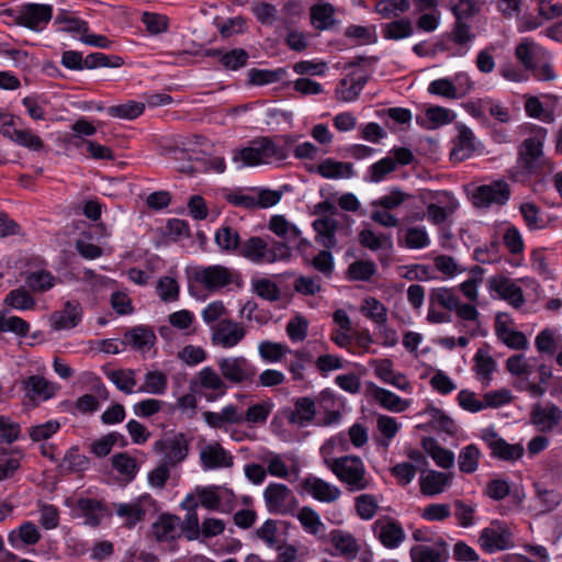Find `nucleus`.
Here are the masks:
<instances>
[{
	"mask_svg": "<svg viewBox=\"0 0 562 562\" xmlns=\"http://www.w3.org/2000/svg\"><path fill=\"white\" fill-rule=\"evenodd\" d=\"M312 25L318 31H325L335 25V8L327 2L313 4L310 9Z\"/></svg>",
	"mask_w": 562,
	"mask_h": 562,
	"instance_id": "79ce46f5",
	"label": "nucleus"
},
{
	"mask_svg": "<svg viewBox=\"0 0 562 562\" xmlns=\"http://www.w3.org/2000/svg\"><path fill=\"white\" fill-rule=\"evenodd\" d=\"M262 462L266 465L267 472L279 479H286L291 473H299L296 459L292 454L267 452L262 457Z\"/></svg>",
	"mask_w": 562,
	"mask_h": 562,
	"instance_id": "a878e982",
	"label": "nucleus"
},
{
	"mask_svg": "<svg viewBox=\"0 0 562 562\" xmlns=\"http://www.w3.org/2000/svg\"><path fill=\"white\" fill-rule=\"evenodd\" d=\"M535 4L537 16H521L517 22L520 33L530 32L540 27L543 22L562 18V2L553 3L551 0H530Z\"/></svg>",
	"mask_w": 562,
	"mask_h": 562,
	"instance_id": "4468645a",
	"label": "nucleus"
},
{
	"mask_svg": "<svg viewBox=\"0 0 562 562\" xmlns=\"http://www.w3.org/2000/svg\"><path fill=\"white\" fill-rule=\"evenodd\" d=\"M168 322L182 336H191L196 333V318L194 313L189 310H180L169 314Z\"/></svg>",
	"mask_w": 562,
	"mask_h": 562,
	"instance_id": "09e8293b",
	"label": "nucleus"
},
{
	"mask_svg": "<svg viewBox=\"0 0 562 562\" xmlns=\"http://www.w3.org/2000/svg\"><path fill=\"white\" fill-rule=\"evenodd\" d=\"M168 378L162 371H148L144 375V383L138 390L155 395H162L167 391Z\"/></svg>",
	"mask_w": 562,
	"mask_h": 562,
	"instance_id": "bf43d9fd",
	"label": "nucleus"
},
{
	"mask_svg": "<svg viewBox=\"0 0 562 562\" xmlns=\"http://www.w3.org/2000/svg\"><path fill=\"white\" fill-rule=\"evenodd\" d=\"M473 361V370L477 380L484 387H487L492 382V374L496 370V361L483 349L476 351Z\"/></svg>",
	"mask_w": 562,
	"mask_h": 562,
	"instance_id": "ea45409f",
	"label": "nucleus"
},
{
	"mask_svg": "<svg viewBox=\"0 0 562 562\" xmlns=\"http://www.w3.org/2000/svg\"><path fill=\"white\" fill-rule=\"evenodd\" d=\"M487 289L492 295L507 302L514 308L521 307L526 302L518 281L503 274L491 277L487 280Z\"/></svg>",
	"mask_w": 562,
	"mask_h": 562,
	"instance_id": "f8f14e48",
	"label": "nucleus"
},
{
	"mask_svg": "<svg viewBox=\"0 0 562 562\" xmlns=\"http://www.w3.org/2000/svg\"><path fill=\"white\" fill-rule=\"evenodd\" d=\"M291 352L292 350L282 342L262 340L258 344V355L266 363H278Z\"/></svg>",
	"mask_w": 562,
	"mask_h": 562,
	"instance_id": "603ef678",
	"label": "nucleus"
},
{
	"mask_svg": "<svg viewBox=\"0 0 562 562\" xmlns=\"http://www.w3.org/2000/svg\"><path fill=\"white\" fill-rule=\"evenodd\" d=\"M452 483V474L435 470L424 471L419 476L420 493L436 496L443 493Z\"/></svg>",
	"mask_w": 562,
	"mask_h": 562,
	"instance_id": "c85d7f7f",
	"label": "nucleus"
},
{
	"mask_svg": "<svg viewBox=\"0 0 562 562\" xmlns=\"http://www.w3.org/2000/svg\"><path fill=\"white\" fill-rule=\"evenodd\" d=\"M474 34L468 24L457 22L451 34V42L457 46L453 56H464L470 50Z\"/></svg>",
	"mask_w": 562,
	"mask_h": 562,
	"instance_id": "864d4df0",
	"label": "nucleus"
},
{
	"mask_svg": "<svg viewBox=\"0 0 562 562\" xmlns=\"http://www.w3.org/2000/svg\"><path fill=\"white\" fill-rule=\"evenodd\" d=\"M544 55L543 48L531 37H524L515 49L516 58L526 69H535L538 59Z\"/></svg>",
	"mask_w": 562,
	"mask_h": 562,
	"instance_id": "c9c22d12",
	"label": "nucleus"
},
{
	"mask_svg": "<svg viewBox=\"0 0 562 562\" xmlns=\"http://www.w3.org/2000/svg\"><path fill=\"white\" fill-rule=\"evenodd\" d=\"M53 16L49 4L29 3L21 8L18 23L33 31H42Z\"/></svg>",
	"mask_w": 562,
	"mask_h": 562,
	"instance_id": "aec40b11",
	"label": "nucleus"
},
{
	"mask_svg": "<svg viewBox=\"0 0 562 562\" xmlns=\"http://www.w3.org/2000/svg\"><path fill=\"white\" fill-rule=\"evenodd\" d=\"M216 245L224 251H235L238 248L240 249V236L238 232L228 225L221 226L214 236Z\"/></svg>",
	"mask_w": 562,
	"mask_h": 562,
	"instance_id": "13d9d810",
	"label": "nucleus"
},
{
	"mask_svg": "<svg viewBox=\"0 0 562 562\" xmlns=\"http://www.w3.org/2000/svg\"><path fill=\"white\" fill-rule=\"evenodd\" d=\"M479 543L486 553H495L513 548L514 535L509 525L495 519L482 529Z\"/></svg>",
	"mask_w": 562,
	"mask_h": 562,
	"instance_id": "9b49d317",
	"label": "nucleus"
},
{
	"mask_svg": "<svg viewBox=\"0 0 562 562\" xmlns=\"http://www.w3.org/2000/svg\"><path fill=\"white\" fill-rule=\"evenodd\" d=\"M155 501L149 494H144L128 503L113 505L116 516L125 527L133 528L145 518L147 510L154 506Z\"/></svg>",
	"mask_w": 562,
	"mask_h": 562,
	"instance_id": "f3484780",
	"label": "nucleus"
},
{
	"mask_svg": "<svg viewBox=\"0 0 562 562\" xmlns=\"http://www.w3.org/2000/svg\"><path fill=\"white\" fill-rule=\"evenodd\" d=\"M83 311L78 301H67L63 310L50 315V324L55 330L71 329L82 321Z\"/></svg>",
	"mask_w": 562,
	"mask_h": 562,
	"instance_id": "cd10ccee",
	"label": "nucleus"
},
{
	"mask_svg": "<svg viewBox=\"0 0 562 562\" xmlns=\"http://www.w3.org/2000/svg\"><path fill=\"white\" fill-rule=\"evenodd\" d=\"M510 195V190L505 181H494L480 186L473 194V203L479 207H488L492 204L503 205Z\"/></svg>",
	"mask_w": 562,
	"mask_h": 562,
	"instance_id": "412c9836",
	"label": "nucleus"
},
{
	"mask_svg": "<svg viewBox=\"0 0 562 562\" xmlns=\"http://www.w3.org/2000/svg\"><path fill=\"white\" fill-rule=\"evenodd\" d=\"M246 336V329L239 323L224 318L212 329L211 340L214 346L224 349L236 347Z\"/></svg>",
	"mask_w": 562,
	"mask_h": 562,
	"instance_id": "a211bd4d",
	"label": "nucleus"
},
{
	"mask_svg": "<svg viewBox=\"0 0 562 562\" xmlns=\"http://www.w3.org/2000/svg\"><path fill=\"white\" fill-rule=\"evenodd\" d=\"M414 27L409 19H400L382 25V36L385 40L400 41L413 34Z\"/></svg>",
	"mask_w": 562,
	"mask_h": 562,
	"instance_id": "4d7b16f0",
	"label": "nucleus"
},
{
	"mask_svg": "<svg viewBox=\"0 0 562 562\" xmlns=\"http://www.w3.org/2000/svg\"><path fill=\"white\" fill-rule=\"evenodd\" d=\"M329 542L336 554L346 560H355L361 552V544L358 539L347 530L333 529L329 532Z\"/></svg>",
	"mask_w": 562,
	"mask_h": 562,
	"instance_id": "bb28decb",
	"label": "nucleus"
},
{
	"mask_svg": "<svg viewBox=\"0 0 562 562\" xmlns=\"http://www.w3.org/2000/svg\"><path fill=\"white\" fill-rule=\"evenodd\" d=\"M458 136L451 150V158L462 161L469 158L475 149V136L473 132L463 124L457 125Z\"/></svg>",
	"mask_w": 562,
	"mask_h": 562,
	"instance_id": "72a5a7b5",
	"label": "nucleus"
},
{
	"mask_svg": "<svg viewBox=\"0 0 562 562\" xmlns=\"http://www.w3.org/2000/svg\"><path fill=\"white\" fill-rule=\"evenodd\" d=\"M108 379L122 392L132 394L136 385L135 371L131 369L111 370Z\"/></svg>",
	"mask_w": 562,
	"mask_h": 562,
	"instance_id": "e2e57ef3",
	"label": "nucleus"
},
{
	"mask_svg": "<svg viewBox=\"0 0 562 562\" xmlns=\"http://www.w3.org/2000/svg\"><path fill=\"white\" fill-rule=\"evenodd\" d=\"M358 240L361 246L372 251L391 249L393 246L391 235L371 228H363L358 235Z\"/></svg>",
	"mask_w": 562,
	"mask_h": 562,
	"instance_id": "de8ad7c7",
	"label": "nucleus"
},
{
	"mask_svg": "<svg viewBox=\"0 0 562 562\" xmlns=\"http://www.w3.org/2000/svg\"><path fill=\"white\" fill-rule=\"evenodd\" d=\"M180 507L187 512L182 521V530L186 538L190 541L200 540L199 531L201 524L196 513L199 503H195L192 496H184L180 503Z\"/></svg>",
	"mask_w": 562,
	"mask_h": 562,
	"instance_id": "2f4dec72",
	"label": "nucleus"
},
{
	"mask_svg": "<svg viewBox=\"0 0 562 562\" xmlns=\"http://www.w3.org/2000/svg\"><path fill=\"white\" fill-rule=\"evenodd\" d=\"M361 315L375 326L387 322V307L374 296H366L359 307Z\"/></svg>",
	"mask_w": 562,
	"mask_h": 562,
	"instance_id": "58836bf2",
	"label": "nucleus"
},
{
	"mask_svg": "<svg viewBox=\"0 0 562 562\" xmlns=\"http://www.w3.org/2000/svg\"><path fill=\"white\" fill-rule=\"evenodd\" d=\"M112 467L127 482H131L138 472L136 460L125 452L117 453L112 458Z\"/></svg>",
	"mask_w": 562,
	"mask_h": 562,
	"instance_id": "0e129e2a",
	"label": "nucleus"
},
{
	"mask_svg": "<svg viewBox=\"0 0 562 562\" xmlns=\"http://www.w3.org/2000/svg\"><path fill=\"white\" fill-rule=\"evenodd\" d=\"M316 172L325 179H350L355 176L351 162L338 161L333 158L322 160L315 168Z\"/></svg>",
	"mask_w": 562,
	"mask_h": 562,
	"instance_id": "473e14b6",
	"label": "nucleus"
},
{
	"mask_svg": "<svg viewBox=\"0 0 562 562\" xmlns=\"http://www.w3.org/2000/svg\"><path fill=\"white\" fill-rule=\"evenodd\" d=\"M193 279L211 292H218L231 285H240L239 273L222 265L198 267L194 269Z\"/></svg>",
	"mask_w": 562,
	"mask_h": 562,
	"instance_id": "0eeeda50",
	"label": "nucleus"
},
{
	"mask_svg": "<svg viewBox=\"0 0 562 562\" xmlns=\"http://www.w3.org/2000/svg\"><path fill=\"white\" fill-rule=\"evenodd\" d=\"M374 375L383 383L390 384L407 394L413 393V385L407 376L394 369V362L390 358H374L369 361Z\"/></svg>",
	"mask_w": 562,
	"mask_h": 562,
	"instance_id": "2eb2a0df",
	"label": "nucleus"
},
{
	"mask_svg": "<svg viewBox=\"0 0 562 562\" xmlns=\"http://www.w3.org/2000/svg\"><path fill=\"white\" fill-rule=\"evenodd\" d=\"M338 223L333 217H323L314 221L313 227L317 234L319 243L324 247L330 248L336 245L335 232Z\"/></svg>",
	"mask_w": 562,
	"mask_h": 562,
	"instance_id": "6e6d98bb",
	"label": "nucleus"
},
{
	"mask_svg": "<svg viewBox=\"0 0 562 562\" xmlns=\"http://www.w3.org/2000/svg\"><path fill=\"white\" fill-rule=\"evenodd\" d=\"M125 342L132 348L145 352L151 348L156 336L153 330L146 327H135L124 335Z\"/></svg>",
	"mask_w": 562,
	"mask_h": 562,
	"instance_id": "3c124183",
	"label": "nucleus"
},
{
	"mask_svg": "<svg viewBox=\"0 0 562 562\" xmlns=\"http://www.w3.org/2000/svg\"><path fill=\"white\" fill-rule=\"evenodd\" d=\"M316 414L315 403L308 397L295 401L294 408L289 413L288 419L292 425L303 427L311 423Z\"/></svg>",
	"mask_w": 562,
	"mask_h": 562,
	"instance_id": "a19ab883",
	"label": "nucleus"
},
{
	"mask_svg": "<svg viewBox=\"0 0 562 562\" xmlns=\"http://www.w3.org/2000/svg\"><path fill=\"white\" fill-rule=\"evenodd\" d=\"M481 437L491 449L492 454L501 460L516 461L524 454L521 445L506 442L493 428L483 429Z\"/></svg>",
	"mask_w": 562,
	"mask_h": 562,
	"instance_id": "6ab92c4d",
	"label": "nucleus"
},
{
	"mask_svg": "<svg viewBox=\"0 0 562 562\" xmlns=\"http://www.w3.org/2000/svg\"><path fill=\"white\" fill-rule=\"evenodd\" d=\"M265 506L270 514L289 515L299 505L294 493L282 483H270L262 493Z\"/></svg>",
	"mask_w": 562,
	"mask_h": 562,
	"instance_id": "9d476101",
	"label": "nucleus"
},
{
	"mask_svg": "<svg viewBox=\"0 0 562 562\" xmlns=\"http://www.w3.org/2000/svg\"><path fill=\"white\" fill-rule=\"evenodd\" d=\"M76 516L83 518L87 526L97 527L100 525L104 509L99 501L91 498H80L76 505Z\"/></svg>",
	"mask_w": 562,
	"mask_h": 562,
	"instance_id": "e433bc0d",
	"label": "nucleus"
},
{
	"mask_svg": "<svg viewBox=\"0 0 562 562\" xmlns=\"http://www.w3.org/2000/svg\"><path fill=\"white\" fill-rule=\"evenodd\" d=\"M301 485L306 494L321 503H334L341 496L337 485L315 475L306 476Z\"/></svg>",
	"mask_w": 562,
	"mask_h": 562,
	"instance_id": "4be33fe9",
	"label": "nucleus"
},
{
	"mask_svg": "<svg viewBox=\"0 0 562 562\" xmlns=\"http://www.w3.org/2000/svg\"><path fill=\"white\" fill-rule=\"evenodd\" d=\"M414 155L408 148H393L386 157H383L368 168L364 180L379 183L383 181L387 175L395 171L398 166L411 164Z\"/></svg>",
	"mask_w": 562,
	"mask_h": 562,
	"instance_id": "1a4fd4ad",
	"label": "nucleus"
},
{
	"mask_svg": "<svg viewBox=\"0 0 562 562\" xmlns=\"http://www.w3.org/2000/svg\"><path fill=\"white\" fill-rule=\"evenodd\" d=\"M296 519L300 521L305 532L312 536H319L325 532V524L322 521L319 514L310 506L301 507L296 515Z\"/></svg>",
	"mask_w": 562,
	"mask_h": 562,
	"instance_id": "a18cd8bd",
	"label": "nucleus"
},
{
	"mask_svg": "<svg viewBox=\"0 0 562 562\" xmlns=\"http://www.w3.org/2000/svg\"><path fill=\"white\" fill-rule=\"evenodd\" d=\"M373 536L386 549H397L406 539L402 524L391 516H382L372 524Z\"/></svg>",
	"mask_w": 562,
	"mask_h": 562,
	"instance_id": "ddd939ff",
	"label": "nucleus"
},
{
	"mask_svg": "<svg viewBox=\"0 0 562 562\" xmlns=\"http://www.w3.org/2000/svg\"><path fill=\"white\" fill-rule=\"evenodd\" d=\"M40 539L41 532L32 521H24L20 527L8 533V541L14 549H20L23 546H33Z\"/></svg>",
	"mask_w": 562,
	"mask_h": 562,
	"instance_id": "f704fd0d",
	"label": "nucleus"
},
{
	"mask_svg": "<svg viewBox=\"0 0 562 562\" xmlns=\"http://www.w3.org/2000/svg\"><path fill=\"white\" fill-rule=\"evenodd\" d=\"M547 135V128L531 125L530 135L519 146L518 161L528 173H540L543 168L553 170V162L546 158L543 151Z\"/></svg>",
	"mask_w": 562,
	"mask_h": 562,
	"instance_id": "7ed1b4c3",
	"label": "nucleus"
},
{
	"mask_svg": "<svg viewBox=\"0 0 562 562\" xmlns=\"http://www.w3.org/2000/svg\"><path fill=\"white\" fill-rule=\"evenodd\" d=\"M422 447L429 454L435 463L442 469H450L454 463L452 451L441 447L434 438L425 437L422 439Z\"/></svg>",
	"mask_w": 562,
	"mask_h": 562,
	"instance_id": "c03bdc74",
	"label": "nucleus"
},
{
	"mask_svg": "<svg viewBox=\"0 0 562 562\" xmlns=\"http://www.w3.org/2000/svg\"><path fill=\"white\" fill-rule=\"evenodd\" d=\"M186 496H192L199 506L207 510L229 514L236 507L235 494L221 485L196 486Z\"/></svg>",
	"mask_w": 562,
	"mask_h": 562,
	"instance_id": "39448f33",
	"label": "nucleus"
},
{
	"mask_svg": "<svg viewBox=\"0 0 562 562\" xmlns=\"http://www.w3.org/2000/svg\"><path fill=\"white\" fill-rule=\"evenodd\" d=\"M366 82L363 77L347 76L338 83L335 95L339 101L352 102L360 95Z\"/></svg>",
	"mask_w": 562,
	"mask_h": 562,
	"instance_id": "37998d69",
	"label": "nucleus"
},
{
	"mask_svg": "<svg viewBox=\"0 0 562 562\" xmlns=\"http://www.w3.org/2000/svg\"><path fill=\"white\" fill-rule=\"evenodd\" d=\"M286 157L288 151L282 144L272 138L261 137L252 140L248 147L235 149L232 160L241 169L280 162Z\"/></svg>",
	"mask_w": 562,
	"mask_h": 562,
	"instance_id": "f03ea898",
	"label": "nucleus"
},
{
	"mask_svg": "<svg viewBox=\"0 0 562 562\" xmlns=\"http://www.w3.org/2000/svg\"><path fill=\"white\" fill-rule=\"evenodd\" d=\"M11 142L33 151H41L44 149L43 139L34 131L23 127L22 125L19 127L16 133H14Z\"/></svg>",
	"mask_w": 562,
	"mask_h": 562,
	"instance_id": "680f3d73",
	"label": "nucleus"
},
{
	"mask_svg": "<svg viewBox=\"0 0 562 562\" xmlns=\"http://www.w3.org/2000/svg\"><path fill=\"white\" fill-rule=\"evenodd\" d=\"M145 104L137 101H128L123 104L112 105L106 109V112L112 117L123 120H134L143 114Z\"/></svg>",
	"mask_w": 562,
	"mask_h": 562,
	"instance_id": "69168bd1",
	"label": "nucleus"
},
{
	"mask_svg": "<svg viewBox=\"0 0 562 562\" xmlns=\"http://www.w3.org/2000/svg\"><path fill=\"white\" fill-rule=\"evenodd\" d=\"M25 397L32 402L45 401L52 397L53 389L48 382L38 375L29 376L23 381Z\"/></svg>",
	"mask_w": 562,
	"mask_h": 562,
	"instance_id": "49530a36",
	"label": "nucleus"
},
{
	"mask_svg": "<svg viewBox=\"0 0 562 562\" xmlns=\"http://www.w3.org/2000/svg\"><path fill=\"white\" fill-rule=\"evenodd\" d=\"M376 428L382 436L381 445L389 447L402 428V424L396 418L389 415H379L376 417Z\"/></svg>",
	"mask_w": 562,
	"mask_h": 562,
	"instance_id": "052dcab7",
	"label": "nucleus"
},
{
	"mask_svg": "<svg viewBox=\"0 0 562 562\" xmlns=\"http://www.w3.org/2000/svg\"><path fill=\"white\" fill-rule=\"evenodd\" d=\"M371 397L384 409L391 413H403L412 405V401L403 398L394 392L381 387L374 383L368 384Z\"/></svg>",
	"mask_w": 562,
	"mask_h": 562,
	"instance_id": "393cba45",
	"label": "nucleus"
},
{
	"mask_svg": "<svg viewBox=\"0 0 562 562\" xmlns=\"http://www.w3.org/2000/svg\"><path fill=\"white\" fill-rule=\"evenodd\" d=\"M449 8L456 16L457 22L470 20L481 10V5L476 0H451Z\"/></svg>",
	"mask_w": 562,
	"mask_h": 562,
	"instance_id": "338daca9",
	"label": "nucleus"
},
{
	"mask_svg": "<svg viewBox=\"0 0 562 562\" xmlns=\"http://www.w3.org/2000/svg\"><path fill=\"white\" fill-rule=\"evenodd\" d=\"M153 450L162 454L164 462L175 467L186 460L189 452V443L183 434H176L160 440H157Z\"/></svg>",
	"mask_w": 562,
	"mask_h": 562,
	"instance_id": "dca6fc26",
	"label": "nucleus"
},
{
	"mask_svg": "<svg viewBox=\"0 0 562 562\" xmlns=\"http://www.w3.org/2000/svg\"><path fill=\"white\" fill-rule=\"evenodd\" d=\"M409 554L412 562H447L449 559L448 544L445 540H439L432 546H414Z\"/></svg>",
	"mask_w": 562,
	"mask_h": 562,
	"instance_id": "c756f323",
	"label": "nucleus"
},
{
	"mask_svg": "<svg viewBox=\"0 0 562 562\" xmlns=\"http://www.w3.org/2000/svg\"><path fill=\"white\" fill-rule=\"evenodd\" d=\"M189 389L207 402H215L226 394L227 384L220 371L212 367H204L191 379Z\"/></svg>",
	"mask_w": 562,
	"mask_h": 562,
	"instance_id": "6e6552de",
	"label": "nucleus"
},
{
	"mask_svg": "<svg viewBox=\"0 0 562 562\" xmlns=\"http://www.w3.org/2000/svg\"><path fill=\"white\" fill-rule=\"evenodd\" d=\"M340 441L338 437L327 440L321 448L326 467L350 492H359L369 487L370 479L363 461L357 456L334 458V447Z\"/></svg>",
	"mask_w": 562,
	"mask_h": 562,
	"instance_id": "f257e3e1",
	"label": "nucleus"
},
{
	"mask_svg": "<svg viewBox=\"0 0 562 562\" xmlns=\"http://www.w3.org/2000/svg\"><path fill=\"white\" fill-rule=\"evenodd\" d=\"M273 407L274 404L271 400L255 403L243 413L244 422L250 426L265 425Z\"/></svg>",
	"mask_w": 562,
	"mask_h": 562,
	"instance_id": "5fc2aeb1",
	"label": "nucleus"
},
{
	"mask_svg": "<svg viewBox=\"0 0 562 562\" xmlns=\"http://www.w3.org/2000/svg\"><path fill=\"white\" fill-rule=\"evenodd\" d=\"M216 364L225 383L251 385L255 382L257 368L244 356L221 357Z\"/></svg>",
	"mask_w": 562,
	"mask_h": 562,
	"instance_id": "423d86ee",
	"label": "nucleus"
},
{
	"mask_svg": "<svg viewBox=\"0 0 562 562\" xmlns=\"http://www.w3.org/2000/svg\"><path fill=\"white\" fill-rule=\"evenodd\" d=\"M4 304L18 311L32 310L35 306V300L23 288L11 290L4 297Z\"/></svg>",
	"mask_w": 562,
	"mask_h": 562,
	"instance_id": "774afa93",
	"label": "nucleus"
},
{
	"mask_svg": "<svg viewBox=\"0 0 562 562\" xmlns=\"http://www.w3.org/2000/svg\"><path fill=\"white\" fill-rule=\"evenodd\" d=\"M240 255L256 265H270L288 260L291 256L290 247L285 243L268 241L259 236L248 238L240 246Z\"/></svg>",
	"mask_w": 562,
	"mask_h": 562,
	"instance_id": "20e7f679",
	"label": "nucleus"
},
{
	"mask_svg": "<svg viewBox=\"0 0 562 562\" xmlns=\"http://www.w3.org/2000/svg\"><path fill=\"white\" fill-rule=\"evenodd\" d=\"M268 228L278 237L282 239L281 243L288 244L295 243L300 237L301 231L285 218L284 215H273L269 220Z\"/></svg>",
	"mask_w": 562,
	"mask_h": 562,
	"instance_id": "4c0bfd02",
	"label": "nucleus"
},
{
	"mask_svg": "<svg viewBox=\"0 0 562 562\" xmlns=\"http://www.w3.org/2000/svg\"><path fill=\"white\" fill-rule=\"evenodd\" d=\"M206 55L217 56L222 66L228 70H238L246 66L249 57L248 53L243 48H234L226 53H222L218 49H210L206 52Z\"/></svg>",
	"mask_w": 562,
	"mask_h": 562,
	"instance_id": "8fccbe9b",
	"label": "nucleus"
},
{
	"mask_svg": "<svg viewBox=\"0 0 562 562\" xmlns=\"http://www.w3.org/2000/svg\"><path fill=\"white\" fill-rule=\"evenodd\" d=\"M530 420L540 431H551L562 420V411L553 403L535 404L530 412Z\"/></svg>",
	"mask_w": 562,
	"mask_h": 562,
	"instance_id": "b1692460",
	"label": "nucleus"
},
{
	"mask_svg": "<svg viewBox=\"0 0 562 562\" xmlns=\"http://www.w3.org/2000/svg\"><path fill=\"white\" fill-rule=\"evenodd\" d=\"M200 461L202 468L210 471L231 468L234 463V458L218 442H212L201 448Z\"/></svg>",
	"mask_w": 562,
	"mask_h": 562,
	"instance_id": "5701e85b",
	"label": "nucleus"
},
{
	"mask_svg": "<svg viewBox=\"0 0 562 562\" xmlns=\"http://www.w3.org/2000/svg\"><path fill=\"white\" fill-rule=\"evenodd\" d=\"M180 518L176 515L164 513L151 525V533L159 542H171L178 537Z\"/></svg>",
	"mask_w": 562,
	"mask_h": 562,
	"instance_id": "7c9ffc66",
	"label": "nucleus"
}]
</instances>
